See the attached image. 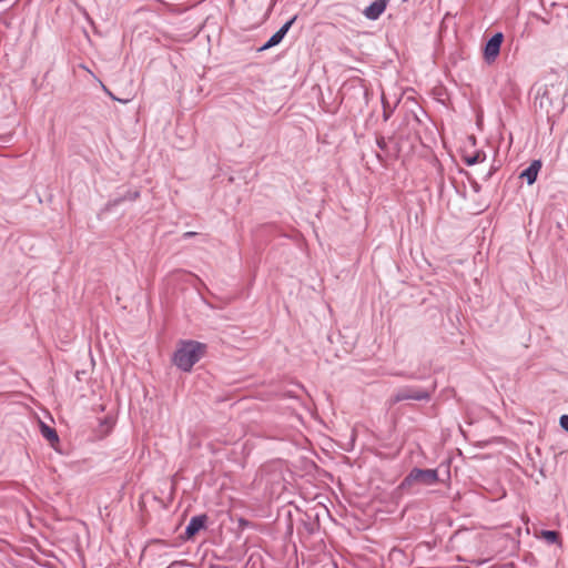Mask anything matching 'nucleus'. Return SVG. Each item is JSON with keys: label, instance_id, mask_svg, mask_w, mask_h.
I'll return each instance as SVG.
<instances>
[{"label": "nucleus", "instance_id": "nucleus-1", "mask_svg": "<svg viewBox=\"0 0 568 568\" xmlns=\"http://www.w3.org/2000/svg\"><path fill=\"white\" fill-rule=\"evenodd\" d=\"M206 344L197 341H181L173 355V363L182 371L190 372L205 355Z\"/></svg>", "mask_w": 568, "mask_h": 568}, {"label": "nucleus", "instance_id": "nucleus-2", "mask_svg": "<svg viewBox=\"0 0 568 568\" xmlns=\"http://www.w3.org/2000/svg\"><path fill=\"white\" fill-rule=\"evenodd\" d=\"M439 481L437 469L414 467L395 489V494L408 491L414 485L432 486Z\"/></svg>", "mask_w": 568, "mask_h": 568}, {"label": "nucleus", "instance_id": "nucleus-3", "mask_svg": "<svg viewBox=\"0 0 568 568\" xmlns=\"http://www.w3.org/2000/svg\"><path fill=\"white\" fill-rule=\"evenodd\" d=\"M435 387H436L435 384H433L429 389H422V388L415 387V386H405V387L397 389L393 394L390 402L393 404H396V403H399L403 400H408V399L429 400L432 393L435 390Z\"/></svg>", "mask_w": 568, "mask_h": 568}, {"label": "nucleus", "instance_id": "nucleus-4", "mask_svg": "<svg viewBox=\"0 0 568 568\" xmlns=\"http://www.w3.org/2000/svg\"><path fill=\"white\" fill-rule=\"evenodd\" d=\"M503 41L504 34L501 32H496L486 41L483 49V58L487 64H491L496 61L499 55Z\"/></svg>", "mask_w": 568, "mask_h": 568}, {"label": "nucleus", "instance_id": "nucleus-5", "mask_svg": "<svg viewBox=\"0 0 568 568\" xmlns=\"http://www.w3.org/2000/svg\"><path fill=\"white\" fill-rule=\"evenodd\" d=\"M207 519L209 517L205 515V514H202V515H199V516H194L190 519L186 528H185V531H184V535H185V538L186 539H192L194 538V536L200 531L202 530L203 528H205V525L207 523Z\"/></svg>", "mask_w": 568, "mask_h": 568}, {"label": "nucleus", "instance_id": "nucleus-6", "mask_svg": "<svg viewBox=\"0 0 568 568\" xmlns=\"http://www.w3.org/2000/svg\"><path fill=\"white\" fill-rule=\"evenodd\" d=\"M541 166L542 162L540 160H534L528 168L521 171L519 178L526 180L528 185H532L537 180Z\"/></svg>", "mask_w": 568, "mask_h": 568}, {"label": "nucleus", "instance_id": "nucleus-7", "mask_svg": "<svg viewBox=\"0 0 568 568\" xmlns=\"http://www.w3.org/2000/svg\"><path fill=\"white\" fill-rule=\"evenodd\" d=\"M387 0H375L365 10L364 14L369 20H377L385 11Z\"/></svg>", "mask_w": 568, "mask_h": 568}, {"label": "nucleus", "instance_id": "nucleus-8", "mask_svg": "<svg viewBox=\"0 0 568 568\" xmlns=\"http://www.w3.org/2000/svg\"><path fill=\"white\" fill-rule=\"evenodd\" d=\"M295 20L296 17L291 18L268 39L274 47L283 41L284 37L286 36Z\"/></svg>", "mask_w": 568, "mask_h": 568}, {"label": "nucleus", "instance_id": "nucleus-9", "mask_svg": "<svg viewBox=\"0 0 568 568\" xmlns=\"http://www.w3.org/2000/svg\"><path fill=\"white\" fill-rule=\"evenodd\" d=\"M41 435L51 444L52 447L59 443V436L54 428L48 426L44 423L40 424Z\"/></svg>", "mask_w": 568, "mask_h": 568}, {"label": "nucleus", "instance_id": "nucleus-10", "mask_svg": "<svg viewBox=\"0 0 568 568\" xmlns=\"http://www.w3.org/2000/svg\"><path fill=\"white\" fill-rule=\"evenodd\" d=\"M485 158H486V155L483 151H477L471 155H465L464 162L467 165H474V164L483 162L485 160Z\"/></svg>", "mask_w": 568, "mask_h": 568}, {"label": "nucleus", "instance_id": "nucleus-11", "mask_svg": "<svg viewBox=\"0 0 568 568\" xmlns=\"http://www.w3.org/2000/svg\"><path fill=\"white\" fill-rule=\"evenodd\" d=\"M541 538L548 544H557L560 540V534L556 530H542Z\"/></svg>", "mask_w": 568, "mask_h": 568}, {"label": "nucleus", "instance_id": "nucleus-12", "mask_svg": "<svg viewBox=\"0 0 568 568\" xmlns=\"http://www.w3.org/2000/svg\"><path fill=\"white\" fill-rule=\"evenodd\" d=\"M139 196H140V192L139 191H134V192L129 191L124 197L119 199V200H114V204H119L122 200L134 201Z\"/></svg>", "mask_w": 568, "mask_h": 568}, {"label": "nucleus", "instance_id": "nucleus-13", "mask_svg": "<svg viewBox=\"0 0 568 568\" xmlns=\"http://www.w3.org/2000/svg\"><path fill=\"white\" fill-rule=\"evenodd\" d=\"M376 144L383 152H387V143L384 136H377Z\"/></svg>", "mask_w": 568, "mask_h": 568}, {"label": "nucleus", "instance_id": "nucleus-14", "mask_svg": "<svg viewBox=\"0 0 568 568\" xmlns=\"http://www.w3.org/2000/svg\"><path fill=\"white\" fill-rule=\"evenodd\" d=\"M559 425L562 429L568 432V415H561L559 418Z\"/></svg>", "mask_w": 568, "mask_h": 568}, {"label": "nucleus", "instance_id": "nucleus-15", "mask_svg": "<svg viewBox=\"0 0 568 568\" xmlns=\"http://www.w3.org/2000/svg\"><path fill=\"white\" fill-rule=\"evenodd\" d=\"M273 47H274V45H273V43H271V41H270V40H267V41H266L262 47H260V48L257 49V51H258V52H262V51L268 50V49H271V48H273Z\"/></svg>", "mask_w": 568, "mask_h": 568}, {"label": "nucleus", "instance_id": "nucleus-16", "mask_svg": "<svg viewBox=\"0 0 568 568\" xmlns=\"http://www.w3.org/2000/svg\"><path fill=\"white\" fill-rule=\"evenodd\" d=\"M273 47H274V45H273V43H271V41H270V40H267V41H266L262 47H260V48L257 49V51H258V52H262V51L268 50V49H271V48H273Z\"/></svg>", "mask_w": 568, "mask_h": 568}, {"label": "nucleus", "instance_id": "nucleus-17", "mask_svg": "<svg viewBox=\"0 0 568 568\" xmlns=\"http://www.w3.org/2000/svg\"><path fill=\"white\" fill-rule=\"evenodd\" d=\"M103 90L113 99V100H116V101H120V99L115 98L112 92H110L104 85H103ZM121 102H126V100H121Z\"/></svg>", "mask_w": 568, "mask_h": 568}, {"label": "nucleus", "instance_id": "nucleus-18", "mask_svg": "<svg viewBox=\"0 0 568 568\" xmlns=\"http://www.w3.org/2000/svg\"><path fill=\"white\" fill-rule=\"evenodd\" d=\"M390 116V112H388L385 108H384V112H383V118L385 121H387Z\"/></svg>", "mask_w": 568, "mask_h": 568}, {"label": "nucleus", "instance_id": "nucleus-19", "mask_svg": "<svg viewBox=\"0 0 568 568\" xmlns=\"http://www.w3.org/2000/svg\"><path fill=\"white\" fill-rule=\"evenodd\" d=\"M471 185H473V189H474L476 192H478V191L480 190V186H479V184H478L477 182H473V183H471Z\"/></svg>", "mask_w": 568, "mask_h": 568}, {"label": "nucleus", "instance_id": "nucleus-20", "mask_svg": "<svg viewBox=\"0 0 568 568\" xmlns=\"http://www.w3.org/2000/svg\"><path fill=\"white\" fill-rule=\"evenodd\" d=\"M193 235H195V232H186V233H184V237H192Z\"/></svg>", "mask_w": 568, "mask_h": 568}, {"label": "nucleus", "instance_id": "nucleus-21", "mask_svg": "<svg viewBox=\"0 0 568 568\" xmlns=\"http://www.w3.org/2000/svg\"><path fill=\"white\" fill-rule=\"evenodd\" d=\"M376 156L381 162H384V156L381 153H376Z\"/></svg>", "mask_w": 568, "mask_h": 568}, {"label": "nucleus", "instance_id": "nucleus-22", "mask_svg": "<svg viewBox=\"0 0 568 568\" xmlns=\"http://www.w3.org/2000/svg\"><path fill=\"white\" fill-rule=\"evenodd\" d=\"M491 174H493V169H490V171L487 173L486 180H488L491 176Z\"/></svg>", "mask_w": 568, "mask_h": 568}, {"label": "nucleus", "instance_id": "nucleus-23", "mask_svg": "<svg viewBox=\"0 0 568 568\" xmlns=\"http://www.w3.org/2000/svg\"><path fill=\"white\" fill-rule=\"evenodd\" d=\"M305 527L308 530V532H313V528L310 525H306Z\"/></svg>", "mask_w": 568, "mask_h": 568}, {"label": "nucleus", "instance_id": "nucleus-24", "mask_svg": "<svg viewBox=\"0 0 568 568\" xmlns=\"http://www.w3.org/2000/svg\"><path fill=\"white\" fill-rule=\"evenodd\" d=\"M209 568H217V566H215V565H211Z\"/></svg>", "mask_w": 568, "mask_h": 568}]
</instances>
